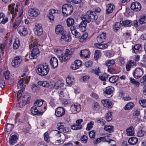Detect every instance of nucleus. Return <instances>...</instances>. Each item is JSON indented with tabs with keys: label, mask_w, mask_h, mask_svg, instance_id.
Returning a JSON list of instances; mask_svg holds the SVG:
<instances>
[{
	"label": "nucleus",
	"mask_w": 146,
	"mask_h": 146,
	"mask_svg": "<svg viewBox=\"0 0 146 146\" xmlns=\"http://www.w3.org/2000/svg\"><path fill=\"white\" fill-rule=\"evenodd\" d=\"M134 128L131 127L126 130L127 134L128 136H132L134 134Z\"/></svg>",
	"instance_id": "obj_32"
},
{
	"label": "nucleus",
	"mask_w": 146,
	"mask_h": 146,
	"mask_svg": "<svg viewBox=\"0 0 146 146\" xmlns=\"http://www.w3.org/2000/svg\"><path fill=\"white\" fill-rule=\"evenodd\" d=\"M44 140L47 142L50 141L49 134L47 132H46L44 134Z\"/></svg>",
	"instance_id": "obj_52"
},
{
	"label": "nucleus",
	"mask_w": 146,
	"mask_h": 146,
	"mask_svg": "<svg viewBox=\"0 0 146 146\" xmlns=\"http://www.w3.org/2000/svg\"><path fill=\"white\" fill-rule=\"evenodd\" d=\"M143 74L142 69L138 68L135 69L133 73L134 77L136 79H138L140 78Z\"/></svg>",
	"instance_id": "obj_12"
},
{
	"label": "nucleus",
	"mask_w": 146,
	"mask_h": 146,
	"mask_svg": "<svg viewBox=\"0 0 146 146\" xmlns=\"http://www.w3.org/2000/svg\"><path fill=\"white\" fill-rule=\"evenodd\" d=\"M38 11L35 9H31L28 11L29 16L32 17H36L38 15Z\"/></svg>",
	"instance_id": "obj_21"
},
{
	"label": "nucleus",
	"mask_w": 146,
	"mask_h": 146,
	"mask_svg": "<svg viewBox=\"0 0 146 146\" xmlns=\"http://www.w3.org/2000/svg\"><path fill=\"white\" fill-rule=\"evenodd\" d=\"M133 104L132 102L128 103L125 106V110H129L133 107Z\"/></svg>",
	"instance_id": "obj_45"
},
{
	"label": "nucleus",
	"mask_w": 146,
	"mask_h": 146,
	"mask_svg": "<svg viewBox=\"0 0 146 146\" xmlns=\"http://www.w3.org/2000/svg\"><path fill=\"white\" fill-rule=\"evenodd\" d=\"M64 85L63 83L62 82L60 81H58L56 82L54 85V87L56 89H58L61 88Z\"/></svg>",
	"instance_id": "obj_44"
},
{
	"label": "nucleus",
	"mask_w": 146,
	"mask_h": 146,
	"mask_svg": "<svg viewBox=\"0 0 146 146\" xmlns=\"http://www.w3.org/2000/svg\"><path fill=\"white\" fill-rule=\"evenodd\" d=\"M139 103L143 107H146V100H140L139 101Z\"/></svg>",
	"instance_id": "obj_53"
},
{
	"label": "nucleus",
	"mask_w": 146,
	"mask_h": 146,
	"mask_svg": "<svg viewBox=\"0 0 146 146\" xmlns=\"http://www.w3.org/2000/svg\"><path fill=\"white\" fill-rule=\"evenodd\" d=\"M63 124L62 123H58L57 125V128L59 130L66 133L68 131L69 129L68 127H65Z\"/></svg>",
	"instance_id": "obj_16"
},
{
	"label": "nucleus",
	"mask_w": 146,
	"mask_h": 146,
	"mask_svg": "<svg viewBox=\"0 0 146 146\" xmlns=\"http://www.w3.org/2000/svg\"><path fill=\"white\" fill-rule=\"evenodd\" d=\"M141 44H135L132 50L134 53H137L139 52V50H141Z\"/></svg>",
	"instance_id": "obj_31"
},
{
	"label": "nucleus",
	"mask_w": 146,
	"mask_h": 146,
	"mask_svg": "<svg viewBox=\"0 0 146 146\" xmlns=\"http://www.w3.org/2000/svg\"><path fill=\"white\" fill-rule=\"evenodd\" d=\"M30 79V76H25L23 79H21L20 80L18 83V89H22L21 88L23 87V81L24 80L25 81V82L26 84H27L29 82V80Z\"/></svg>",
	"instance_id": "obj_13"
},
{
	"label": "nucleus",
	"mask_w": 146,
	"mask_h": 146,
	"mask_svg": "<svg viewBox=\"0 0 146 146\" xmlns=\"http://www.w3.org/2000/svg\"><path fill=\"white\" fill-rule=\"evenodd\" d=\"M67 56L64 54H62L61 56L59 57V58L60 60H63L64 61H66L68 60L70 58H67Z\"/></svg>",
	"instance_id": "obj_41"
},
{
	"label": "nucleus",
	"mask_w": 146,
	"mask_h": 146,
	"mask_svg": "<svg viewBox=\"0 0 146 146\" xmlns=\"http://www.w3.org/2000/svg\"><path fill=\"white\" fill-rule=\"evenodd\" d=\"M98 18L94 14V12L91 11H88L86 14L81 17L82 21L80 23L78 26L76 27V29H79L82 32H84L86 30V27L87 23H89L90 21L93 22L94 21L97 20Z\"/></svg>",
	"instance_id": "obj_1"
},
{
	"label": "nucleus",
	"mask_w": 146,
	"mask_h": 146,
	"mask_svg": "<svg viewBox=\"0 0 146 146\" xmlns=\"http://www.w3.org/2000/svg\"><path fill=\"white\" fill-rule=\"evenodd\" d=\"M106 37V33H103L97 37V41L99 43H102L105 41Z\"/></svg>",
	"instance_id": "obj_22"
},
{
	"label": "nucleus",
	"mask_w": 146,
	"mask_h": 146,
	"mask_svg": "<svg viewBox=\"0 0 146 146\" xmlns=\"http://www.w3.org/2000/svg\"><path fill=\"white\" fill-rule=\"evenodd\" d=\"M19 46V43L15 41L13 43V48L14 49H16L18 48Z\"/></svg>",
	"instance_id": "obj_64"
},
{
	"label": "nucleus",
	"mask_w": 146,
	"mask_h": 146,
	"mask_svg": "<svg viewBox=\"0 0 146 146\" xmlns=\"http://www.w3.org/2000/svg\"><path fill=\"white\" fill-rule=\"evenodd\" d=\"M18 135L17 133H12L11 134L9 141L10 145H13L17 142Z\"/></svg>",
	"instance_id": "obj_6"
},
{
	"label": "nucleus",
	"mask_w": 146,
	"mask_h": 146,
	"mask_svg": "<svg viewBox=\"0 0 146 146\" xmlns=\"http://www.w3.org/2000/svg\"><path fill=\"white\" fill-rule=\"evenodd\" d=\"M74 19L72 18H69L66 20L67 26L69 27L72 26L74 24Z\"/></svg>",
	"instance_id": "obj_37"
},
{
	"label": "nucleus",
	"mask_w": 146,
	"mask_h": 146,
	"mask_svg": "<svg viewBox=\"0 0 146 146\" xmlns=\"http://www.w3.org/2000/svg\"><path fill=\"white\" fill-rule=\"evenodd\" d=\"M89 53V51L88 50H81L80 53V54L81 57H84L85 58H87Z\"/></svg>",
	"instance_id": "obj_28"
},
{
	"label": "nucleus",
	"mask_w": 146,
	"mask_h": 146,
	"mask_svg": "<svg viewBox=\"0 0 146 146\" xmlns=\"http://www.w3.org/2000/svg\"><path fill=\"white\" fill-rule=\"evenodd\" d=\"M34 104L35 106L40 107L42 105L43 103L40 100H37L34 103Z\"/></svg>",
	"instance_id": "obj_57"
},
{
	"label": "nucleus",
	"mask_w": 146,
	"mask_h": 146,
	"mask_svg": "<svg viewBox=\"0 0 146 146\" xmlns=\"http://www.w3.org/2000/svg\"><path fill=\"white\" fill-rule=\"evenodd\" d=\"M95 132L94 131H90L89 133V136L91 138H94L95 136Z\"/></svg>",
	"instance_id": "obj_61"
},
{
	"label": "nucleus",
	"mask_w": 146,
	"mask_h": 146,
	"mask_svg": "<svg viewBox=\"0 0 146 146\" xmlns=\"http://www.w3.org/2000/svg\"><path fill=\"white\" fill-rule=\"evenodd\" d=\"M104 129L105 131L109 133H111L114 131L113 127L111 125H105L104 127Z\"/></svg>",
	"instance_id": "obj_27"
},
{
	"label": "nucleus",
	"mask_w": 146,
	"mask_h": 146,
	"mask_svg": "<svg viewBox=\"0 0 146 146\" xmlns=\"http://www.w3.org/2000/svg\"><path fill=\"white\" fill-rule=\"evenodd\" d=\"M70 110L72 113L76 114L80 111V104H73L71 107Z\"/></svg>",
	"instance_id": "obj_14"
},
{
	"label": "nucleus",
	"mask_w": 146,
	"mask_h": 146,
	"mask_svg": "<svg viewBox=\"0 0 146 146\" xmlns=\"http://www.w3.org/2000/svg\"><path fill=\"white\" fill-rule=\"evenodd\" d=\"M56 11H58L57 10L53 9H51L49 10V14L47 16L50 21L52 22L54 21V17L53 14L56 13Z\"/></svg>",
	"instance_id": "obj_25"
},
{
	"label": "nucleus",
	"mask_w": 146,
	"mask_h": 146,
	"mask_svg": "<svg viewBox=\"0 0 146 146\" xmlns=\"http://www.w3.org/2000/svg\"><path fill=\"white\" fill-rule=\"evenodd\" d=\"M18 31L19 33L23 36H25L28 34V32L26 28L23 26H20L18 28Z\"/></svg>",
	"instance_id": "obj_19"
},
{
	"label": "nucleus",
	"mask_w": 146,
	"mask_h": 146,
	"mask_svg": "<svg viewBox=\"0 0 146 146\" xmlns=\"http://www.w3.org/2000/svg\"><path fill=\"white\" fill-rule=\"evenodd\" d=\"M8 7L9 11L12 14V19L11 20L13 21V19L16 15V13L17 11H18V10L16 8L15 9V8L12 6L11 5H9Z\"/></svg>",
	"instance_id": "obj_18"
},
{
	"label": "nucleus",
	"mask_w": 146,
	"mask_h": 146,
	"mask_svg": "<svg viewBox=\"0 0 146 146\" xmlns=\"http://www.w3.org/2000/svg\"><path fill=\"white\" fill-rule=\"evenodd\" d=\"M71 129H72L76 130L80 129L82 127L81 125H74L71 126Z\"/></svg>",
	"instance_id": "obj_42"
},
{
	"label": "nucleus",
	"mask_w": 146,
	"mask_h": 146,
	"mask_svg": "<svg viewBox=\"0 0 146 146\" xmlns=\"http://www.w3.org/2000/svg\"><path fill=\"white\" fill-rule=\"evenodd\" d=\"M65 34H66V33ZM71 39V38L70 36L66 35L65 34L63 35L60 38V40H61L62 41L64 40L65 41L68 42L70 41Z\"/></svg>",
	"instance_id": "obj_29"
},
{
	"label": "nucleus",
	"mask_w": 146,
	"mask_h": 146,
	"mask_svg": "<svg viewBox=\"0 0 146 146\" xmlns=\"http://www.w3.org/2000/svg\"><path fill=\"white\" fill-rule=\"evenodd\" d=\"M120 23L118 22H115V24L113 26V29L114 30L117 31L120 28Z\"/></svg>",
	"instance_id": "obj_49"
},
{
	"label": "nucleus",
	"mask_w": 146,
	"mask_h": 146,
	"mask_svg": "<svg viewBox=\"0 0 146 146\" xmlns=\"http://www.w3.org/2000/svg\"><path fill=\"white\" fill-rule=\"evenodd\" d=\"M13 127V125L9 123H7V125L6 131L7 132H10L12 131V129Z\"/></svg>",
	"instance_id": "obj_40"
},
{
	"label": "nucleus",
	"mask_w": 146,
	"mask_h": 146,
	"mask_svg": "<svg viewBox=\"0 0 146 146\" xmlns=\"http://www.w3.org/2000/svg\"><path fill=\"white\" fill-rule=\"evenodd\" d=\"M62 10L63 15L66 16L70 15L72 13L73 8L71 5L66 4L62 5Z\"/></svg>",
	"instance_id": "obj_4"
},
{
	"label": "nucleus",
	"mask_w": 146,
	"mask_h": 146,
	"mask_svg": "<svg viewBox=\"0 0 146 146\" xmlns=\"http://www.w3.org/2000/svg\"><path fill=\"white\" fill-rule=\"evenodd\" d=\"M70 31L72 34L76 38H79V41L82 42L85 40L88 36V34L85 33L82 35L80 33L78 32L75 27L72 26L70 27Z\"/></svg>",
	"instance_id": "obj_3"
},
{
	"label": "nucleus",
	"mask_w": 146,
	"mask_h": 146,
	"mask_svg": "<svg viewBox=\"0 0 146 146\" xmlns=\"http://www.w3.org/2000/svg\"><path fill=\"white\" fill-rule=\"evenodd\" d=\"M31 113L35 115H42L43 112H41L39 111L37 109L36 107L33 106L32 107L31 109Z\"/></svg>",
	"instance_id": "obj_23"
},
{
	"label": "nucleus",
	"mask_w": 146,
	"mask_h": 146,
	"mask_svg": "<svg viewBox=\"0 0 146 146\" xmlns=\"http://www.w3.org/2000/svg\"><path fill=\"white\" fill-rule=\"evenodd\" d=\"M145 133V132L141 129L138 131L137 135L139 137H141L143 136Z\"/></svg>",
	"instance_id": "obj_50"
},
{
	"label": "nucleus",
	"mask_w": 146,
	"mask_h": 146,
	"mask_svg": "<svg viewBox=\"0 0 146 146\" xmlns=\"http://www.w3.org/2000/svg\"><path fill=\"white\" fill-rule=\"evenodd\" d=\"M94 125V122L92 121H90L89 123L87 124L86 129L87 130L89 131L93 127Z\"/></svg>",
	"instance_id": "obj_51"
},
{
	"label": "nucleus",
	"mask_w": 146,
	"mask_h": 146,
	"mask_svg": "<svg viewBox=\"0 0 146 146\" xmlns=\"http://www.w3.org/2000/svg\"><path fill=\"white\" fill-rule=\"evenodd\" d=\"M30 100V97L28 95L24 96L22 98V102L19 104L20 107H23L25 104H28Z\"/></svg>",
	"instance_id": "obj_9"
},
{
	"label": "nucleus",
	"mask_w": 146,
	"mask_h": 146,
	"mask_svg": "<svg viewBox=\"0 0 146 146\" xmlns=\"http://www.w3.org/2000/svg\"><path fill=\"white\" fill-rule=\"evenodd\" d=\"M115 61L113 60H109L106 62L105 64L107 66L109 67L115 64Z\"/></svg>",
	"instance_id": "obj_43"
},
{
	"label": "nucleus",
	"mask_w": 146,
	"mask_h": 146,
	"mask_svg": "<svg viewBox=\"0 0 146 146\" xmlns=\"http://www.w3.org/2000/svg\"><path fill=\"white\" fill-rule=\"evenodd\" d=\"M88 140V137L85 135H83L81 138V140L82 141H83V142L84 143H86Z\"/></svg>",
	"instance_id": "obj_60"
},
{
	"label": "nucleus",
	"mask_w": 146,
	"mask_h": 146,
	"mask_svg": "<svg viewBox=\"0 0 146 146\" xmlns=\"http://www.w3.org/2000/svg\"><path fill=\"white\" fill-rule=\"evenodd\" d=\"M65 110L63 108L59 107L55 110V115L57 117H60L63 116L65 114Z\"/></svg>",
	"instance_id": "obj_11"
},
{
	"label": "nucleus",
	"mask_w": 146,
	"mask_h": 146,
	"mask_svg": "<svg viewBox=\"0 0 146 146\" xmlns=\"http://www.w3.org/2000/svg\"><path fill=\"white\" fill-rule=\"evenodd\" d=\"M50 64L52 67L56 68L58 65V60L56 58L52 57L50 61Z\"/></svg>",
	"instance_id": "obj_20"
},
{
	"label": "nucleus",
	"mask_w": 146,
	"mask_h": 146,
	"mask_svg": "<svg viewBox=\"0 0 146 146\" xmlns=\"http://www.w3.org/2000/svg\"><path fill=\"white\" fill-rule=\"evenodd\" d=\"M102 43H97L95 44V45L98 48L101 49H105L107 48L108 45L106 44H102Z\"/></svg>",
	"instance_id": "obj_30"
},
{
	"label": "nucleus",
	"mask_w": 146,
	"mask_h": 146,
	"mask_svg": "<svg viewBox=\"0 0 146 146\" xmlns=\"http://www.w3.org/2000/svg\"><path fill=\"white\" fill-rule=\"evenodd\" d=\"M89 78L88 76H82L81 78L80 79V80L81 82H84L87 81Z\"/></svg>",
	"instance_id": "obj_56"
},
{
	"label": "nucleus",
	"mask_w": 146,
	"mask_h": 146,
	"mask_svg": "<svg viewBox=\"0 0 146 146\" xmlns=\"http://www.w3.org/2000/svg\"><path fill=\"white\" fill-rule=\"evenodd\" d=\"M119 79V77L118 76H113L111 77L109 79V81L112 83H114L117 81Z\"/></svg>",
	"instance_id": "obj_33"
},
{
	"label": "nucleus",
	"mask_w": 146,
	"mask_h": 146,
	"mask_svg": "<svg viewBox=\"0 0 146 146\" xmlns=\"http://www.w3.org/2000/svg\"><path fill=\"white\" fill-rule=\"evenodd\" d=\"M114 88L112 86H108L104 90V92L105 94V96L108 97H111L113 92Z\"/></svg>",
	"instance_id": "obj_7"
},
{
	"label": "nucleus",
	"mask_w": 146,
	"mask_h": 146,
	"mask_svg": "<svg viewBox=\"0 0 146 146\" xmlns=\"http://www.w3.org/2000/svg\"><path fill=\"white\" fill-rule=\"evenodd\" d=\"M120 23L122 26L129 27L132 25V22L131 20H125L123 21H120Z\"/></svg>",
	"instance_id": "obj_24"
},
{
	"label": "nucleus",
	"mask_w": 146,
	"mask_h": 146,
	"mask_svg": "<svg viewBox=\"0 0 146 146\" xmlns=\"http://www.w3.org/2000/svg\"><path fill=\"white\" fill-rule=\"evenodd\" d=\"M60 132L57 130H53L52 131V133L56 138H58L61 136Z\"/></svg>",
	"instance_id": "obj_39"
},
{
	"label": "nucleus",
	"mask_w": 146,
	"mask_h": 146,
	"mask_svg": "<svg viewBox=\"0 0 146 146\" xmlns=\"http://www.w3.org/2000/svg\"><path fill=\"white\" fill-rule=\"evenodd\" d=\"M31 86V88L33 91H35L38 89V86L35 84H33Z\"/></svg>",
	"instance_id": "obj_59"
},
{
	"label": "nucleus",
	"mask_w": 146,
	"mask_h": 146,
	"mask_svg": "<svg viewBox=\"0 0 146 146\" xmlns=\"http://www.w3.org/2000/svg\"><path fill=\"white\" fill-rule=\"evenodd\" d=\"M141 8L140 4L138 2H133L131 5V9L134 11H139L141 10Z\"/></svg>",
	"instance_id": "obj_5"
},
{
	"label": "nucleus",
	"mask_w": 146,
	"mask_h": 146,
	"mask_svg": "<svg viewBox=\"0 0 146 146\" xmlns=\"http://www.w3.org/2000/svg\"><path fill=\"white\" fill-rule=\"evenodd\" d=\"M72 53V51H70L69 49H66L65 50V52L64 54L67 56V58H70Z\"/></svg>",
	"instance_id": "obj_55"
},
{
	"label": "nucleus",
	"mask_w": 146,
	"mask_h": 146,
	"mask_svg": "<svg viewBox=\"0 0 146 146\" xmlns=\"http://www.w3.org/2000/svg\"><path fill=\"white\" fill-rule=\"evenodd\" d=\"M36 72L40 75L44 76L47 75L49 70V66L46 64H39L37 66Z\"/></svg>",
	"instance_id": "obj_2"
},
{
	"label": "nucleus",
	"mask_w": 146,
	"mask_h": 146,
	"mask_svg": "<svg viewBox=\"0 0 146 146\" xmlns=\"http://www.w3.org/2000/svg\"><path fill=\"white\" fill-rule=\"evenodd\" d=\"M92 65V62L91 61H89L86 62L85 64V66L86 67H91Z\"/></svg>",
	"instance_id": "obj_62"
},
{
	"label": "nucleus",
	"mask_w": 146,
	"mask_h": 146,
	"mask_svg": "<svg viewBox=\"0 0 146 146\" xmlns=\"http://www.w3.org/2000/svg\"><path fill=\"white\" fill-rule=\"evenodd\" d=\"M101 55L100 51L98 50H96L95 52L94 57L96 59H98L99 56Z\"/></svg>",
	"instance_id": "obj_47"
},
{
	"label": "nucleus",
	"mask_w": 146,
	"mask_h": 146,
	"mask_svg": "<svg viewBox=\"0 0 146 146\" xmlns=\"http://www.w3.org/2000/svg\"><path fill=\"white\" fill-rule=\"evenodd\" d=\"M130 79L131 82L135 84L136 86H139V82L136 81L134 79L130 78Z\"/></svg>",
	"instance_id": "obj_63"
},
{
	"label": "nucleus",
	"mask_w": 146,
	"mask_h": 146,
	"mask_svg": "<svg viewBox=\"0 0 146 146\" xmlns=\"http://www.w3.org/2000/svg\"><path fill=\"white\" fill-rule=\"evenodd\" d=\"M8 21V19L7 17L0 18V23L5 24Z\"/></svg>",
	"instance_id": "obj_58"
},
{
	"label": "nucleus",
	"mask_w": 146,
	"mask_h": 146,
	"mask_svg": "<svg viewBox=\"0 0 146 146\" xmlns=\"http://www.w3.org/2000/svg\"><path fill=\"white\" fill-rule=\"evenodd\" d=\"M136 65V62H132L131 61H129L126 65V70L127 71H129L131 67L133 66H135Z\"/></svg>",
	"instance_id": "obj_26"
},
{
	"label": "nucleus",
	"mask_w": 146,
	"mask_h": 146,
	"mask_svg": "<svg viewBox=\"0 0 146 146\" xmlns=\"http://www.w3.org/2000/svg\"><path fill=\"white\" fill-rule=\"evenodd\" d=\"M21 61L20 56H16L14 58V59L12 61V65L14 67H17L20 64Z\"/></svg>",
	"instance_id": "obj_17"
},
{
	"label": "nucleus",
	"mask_w": 146,
	"mask_h": 146,
	"mask_svg": "<svg viewBox=\"0 0 146 146\" xmlns=\"http://www.w3.org/2000/svg\"><path fill=\"white\" fill-rule=\"evenodd\" d=\"M39 46V44H36V43H35V42H32L29 45V48L30 49H31L32 48H38L37 47L38 46Z\"/></svg>",
	"instance_id": "obj_46"
},
{
	"label": "nucleus",
	"mask_w": 146,
	"mask_h": 146,
	"mask_svg": "<svg viewBox=\"0 0 146 146\" xmlns=\"http://www.w3.org/2000/svg\"><path fill=\"white\" fill-rule=\"evenodd\" d=\"M139 23L140 24H143L146 23V18L144 15L141 16L138 20Z\"/></svg>",
	"instance_id": "obj_38"
},
{
	"label": "nucleus",
	"mask_w": 146,
	"mask_h": 146,
	"mask_svg": "<svg viewBox=\"0 0 146 146\" xmlns=\"http://www.w3.org/2000/svg\"><path fill=\"white\" fill-rule=\"evenodd\" d=\"M35 34L37 35H40L43 32V29L41 24H38L36 25L34 28Z\"/></svg>",
	"instance_id": "obj_10"
},
{
	"label": "nucleus",
	"mask_w": 146,
	"mask_h": 146,
	"mask_svg": "<svg viewBox=\"0 0 146 146\" xmlns=\"http://www.w3.org/2000/svg\"><path fill=\"white\" fill-rule=\"evenodd\" d=\"M5 45V44L0 43V52L1 54L2 55L4 53V48Z\"/></svg>",
	"instance_id": "obj_54"
},
{
	"label": "nucleus",
	"mask_w": 146,
	"mask_h": 146,
	"mask_svg": "<svg viewBox=\"0 0 146 146\" xmlns=\"http://www.w3.org/2000/svg\"><path fill=\"white\" fill-rule=\"evenodd\" d=\"M39 85L41 86L44 87H47L49 86V83L47 81H40L38 82Z\"/></svg>",
	"instance_id": "obj_35"
},
{
	"label": "nucleus",
	"mask_w": 146,
	"mask_h": 146,
	"mask_svg": "<svg viewBox=\"0 0 146 146\" xmlns=\"http://www.w3.org/2000/svg\"><path fill=\"white\" fill-rule=\"evenodd\" d=\"M40 53L38 48H33L31 51V53L30 54L29 58L31 59L36 58Z\"/></svg>",
	"instance_id": "obj_8"
},
{
	"label": "nucleus",
	"mask_w": 146,
	"mask_h": 146,
	"mask_svg": "<svg viewBox=\"0 0 146 146\" xmlns=\"http://www.w3.org/2000/svg\"><path fill=\"white\" fill-rule=\"evenodd\" d=\"M55 32L57 35H61L62 36L65 34V32L64 31L63 27L60 25H57L56 27Z\"/></svg>",
	"instance_id": "obj_15"
},
{
	"label": "nucleus",
	"mask_w": 146,
	"mask_h": 146,
	"mask_svg": "<svg viewBox=\"0 0 146 146\" xmlns=\"http://www.w3.org/2000/svg\"><path fill=\"white\" fill-rule=\"evenodd\" d=\"M106 119L108 121H110L112 119V113L109 112L106 116Z\"/></svg>",
	"instance_id": "obj_48"
},
{
	"label": "nucleus",
	"mask_w": 146,
	"mask_h": 146,
	"mask_svg": "<svg viewBox=\"0 0 146 146\" xmlns=\"http://www.w3.org/2000/svg\"><path fill=\"white\" fill-rule=\"evenodd\" d=\"M138 141L137 138L135 137H131L128 140V143L131 145H134Z\"/></svg>",
	"instance_id": "obj_34"
},
{
	"label": "nucleus",
	"mask_w": 146,
	"mask_h": 146,
	"mask_svg": "<svg viewBox=\"0 0 146 146\" xmlns=\"http://www.w3.org/2000/svg\"><path fill=\"white\" fill-rule=\"evenodd\" d=\"M107 7H108V8L106 9L107 12L108 14H109L112 13L114 7L113 5L108 4Z\"/></svg>",
	"instance_id": "obj_36"
}]
</instances>
